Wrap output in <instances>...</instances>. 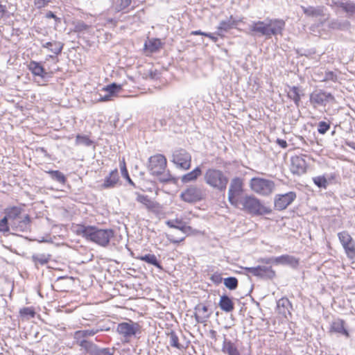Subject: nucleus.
<instances>
[{"mask_svg":"<svg viewBox=\"0 0 355 355\" xmlns=\"http://www.w3.org/2000/svg\"><path fill=\"white\" fill-rule=\"evenodd\" d=\"M332 80L336 82L337 80V76L333 71H326L322 79V81Z\"/></svg>","mask_w":355,"mask_h":355,"instance_id":"obj_53","label":"nucleus"},{"mask_svg":"<svg viewBox=\"0 0 355 355\" xmlns=\"http://www.w3.org/2000/svg\"><path fill=\"white\" fill-rule=\"evenodd\" d=\"M172 162L176 167L183 170H188L191 165V155L186 150L179 148L173 151Z\"/></svg>","mask_w":355,"mask_h":355,"instance_id":"obj_8","label":"nucleus"},{"mask_svg":"<svg viewBox=\"0 0 355 355\" xmlns=\"http://www.w3.org/2000/svg\"><path fill=\"white\" fill-rule=\"evenodd\" d=\"M258 261L261 262L262 263L270 264L272 263H275V258H272V257L261 258V259H259Z\"/></svg>","mask_w":355,"mask_h":355,"instance_id":"obj_58","label":"nucleus"},{"mask_svg":"<svg viewBox=\"0 0 355 355\" xmlns=\"http://www.w3.org/2000/svg\"><path fill=\"white\" fill-rule=\"evenodd\" d=\"M194 317L198 323L205 322L211 315V313H209L208 307L202 304L196 305Z\"/></svg>","mask_w":355,"mask_h":355,"instance_id":"obj_17","label":"nucleus"},{"mask_svg":"<svg viewBox=\"0 0 355 355\" xmlns=\"http://www.w3.org/2000/svg\"><path fill=\"white\" fill-rule=\"evenodd\" d=\"M54 0H33V3L36 8L42 9L50 3H52Z\"/></svg>","mask_w":355,"mask_h":355,"instance_id":"obj_51","label":"nucleus"},{"mask_svg":"<svg viewBox=\"0 0 355 355\" xmlns=\"http://www.w3.org/2000/svg\"><path fill=\"white\" fill-rule=\"evenodd\" d=\"M256 277L266 279H272L275 276V272L271 266H257Z\"/></svg>","mask_w":355,"mask_h":355,"instance_id":"obj_21","label":"nucleus"},{"mask_svg":"<svg viewBox=\"0 0 355 355\" xmlns=\"http://www.w3.org/2000/svg\"><path fill=\"white\" fill-rule=\"evenodd\" d=\"M10 222L4 216V217L0 220V232H8L10 230Z\"/></svg>","mask_w":355,"mask_h":355,"instance_id":"obj_49","label":"nucleus"},{"mask_svg":"<svg viewBox=\"0 0 355 355\" xmlns=\"http://www.w3.org/2000/svg\"><path fill=\"white\" fill-rule=\"evenodd\" d=\"M201 168L200 166H197L191 172L182 175L181 178V181L183 183H188L190 182L196 181L198 177L201 175Z\"/></svg>","mask_w":355,"mask_h":355,"instance_id":"obj_30","label":"nucleus"},{"mask_svg":"<svg viewBox=\"0 0 355 355\" xmlns=\"http://www.w3.org/2000/svg\"><path fill=\"white\" fill-rule=\"evenodd\" d=\"M137 259L151 264L157 268L162 269L159 261L157 260L156 256L153 254H146L145 255L138 257Z\"/></svg>","mask_w":355,"mask_h":355,"instance_id":"obj_35","label":"nucleus"},{"mask_svg":"<svg viewBox=\"0 0 355 355\" xmlns=\"http://www.w3.org/2000/svg\"><path fill=\"white\" fill-rule=\"evenodd\" d=\"M210 280L216 285H218L222 283L223 277L220 273L215 272L210 277Z\"/></svg>","mask_w":355,"mask_h":355,"instance_id":"obj_54","label":"nucleus"},{"mask_svg":"<svg viewBox=\"0 0 355 355\" xmlns=\"http://www.w3.org/2000/svg\"><path fill=\"white\" fill-rule=\"evenodd\" d=\"M78 346L85 350L89 355H92L97 345L87 340H76Z\"/></svg>","mask_w":355,"mask_h":355,"instance_id":"obj_34","label":"nucleus"},{"mask_svg":"<svg viewBox=\"0 0 355 355\" xmlns=\"http://www.w3.org/2000/svg\"><path fill=\"white\" fill-rule=\"evenodd\" d=\"M166 159L161 154L151 156L149 158L148 170L153 175H161L159 180L163 182H168L171 180L169 173H164L166 167Z\"/></svg>","mask_w":355,"mask_h":355,"instance_id":"obj_5","label":"nucleus"},{"mask_svg":"<svg viewBox=\"0 0 355 355\" xmlns=\"http://www.w3.org/2000/svg\"><path fill=\"white\" fill-rule=\"evenodd\" d=\"M223 282L225 287H227L228 289L231 291L236 289L239 284L238 279L234 277H230L225 278L224 279Z\"/></svg>","mask_w":355,"mask_h":355,"instance_id":"obj_43","label":"nucleus"},{"mask_svg":"<svg viewBox=\"0 0 355 355\" xmlns=\"http://www.w3.org/2000/svg\"><path fill=\"white\" fill-rule=\"evenodd\" d=\"M296 198V193L290 191L284 194H277L275 198V209L279 211L286 209Z\"/></svg>","mask_w":355,"mask_h":355,"instance_id":"obj_14","label":"nucleus"},{"mask_svg":"<svg viewBox=\"0 0 355 355\" xmlns=\"http://www.w3.org/2000/svg\"><path fill=\"white\" fill-rule=\"evenodd\" d=\"M64 44L58 41L48 42L42 44V48L48 49L55 55L61 53Z\"/></svg>","mask_w":355,"mask_h":355,"instance_id":"obj_29","label":"nucleus"},{"mask_svg":"<svg viewBox=\"0 0 355 355\" xmlns=\"http://www.w3.org/2000/svg\"><path fill=\"white\" fill-rule=\"evenodd\" d=\"M137 201L149 207L151 204V201L148 196L137 193Z\"/></svg>","mask_w":355,"mask_h":355,"instance_id":"obj_50","label":"nucleus"},{"mask_svg":"<svg viewBox=\"0 0 355 355\" xmlns=\"http://www.w3.org/2000/svg\"><path fill=\"white\" fill-rule=\"evenodd\" d=\"M243 192V181L241 178L236 177L232 179L228 189V201L235 207H239L238 197Z\"/></svg>","mask_w":355,"mask_h":355,"instance_id":"obj_7","label":"nucleus"},{"mask_svg":"<svg viewBox=\"0 0 355 355\" xmlns=\"http://www.w3.org/2000/svg\"><path fill=\"white\" fill-rule=\"evenodd\" d=\"M19 314L22 318L28 320L35 317V311L33 307H24L19 310Z\"/></svg>","mask_w":355,"mask_h":355,"instance_id":"obj_41","label":"nucleus"},{"mask_svg":"<svg viewBox=\"0 0 355 355\" xmlns=\"http://www.w3.org/2000/svg\"><path fill=\"white\" fill-rule=\"evenodd\" d=\"M94 329H99L98 333L101 331H109L110 330V327L104 324H98L95 327Z\"/></svg>","mask_w":355,"mask_h":355,"instance_id":"obj_57","label":"nucleus"},{"mask_svg":"<svg viewBox=\"0 0 355 355\" xmlns=\"http://www.w3.org/2000/svg\"><path fill=\"white\" fill-rule=\"evenodd\" d=\"M180 197L184 202L192 203L201 200L204 193L201 188L191 185L182 192Z\"/></svg>","mask_w":355,"mask_h":355,"instance_id":"obj_11","label":"nucleus"},{"mask_svg":"<svg viewBox=\"0 0 355 355\" xmlns=\"http://www.w3.org/2000/svg\"><path fill=\"white\" fill-rule=\"evenodd\" d=\"M345 144L349 146V148L355 150V142L354 141H345Z\"/></svg>","mask_w":355,"mask_h":355,"instance_id":"obj_64","label":"nucleus"},{"mask_svg":"<svg viewBox=\"0 0 355 355\" xmlns=\"http://www.w3.org/2000/svg\"><path fill=\"white\" fill-rule=\"evenodd\" d=\"M204 36L210 38L214 42H216L218 40L217 36H215L214 34L210 33H206L204 34Z\"/></svg>","mask_w":355,"mask_h":355,"instance_id":"obj_62","label":"nucleus"},{"mask_svg":"<svg viewBox=\"0 0 355 355\" xmlns=\"http://www.w3.org/2000/svg\"><path fill=\"white\" fill-rule=\"evenodd\" d=\"M167 239L171 243L178 244L183 241L185 239V236H182L181 238H175L171 234H167Z\"/></svg>","mask_w":355,"mask_h":355,"instance_id":"obj_56","label":"nucleus"},{"mask_svg":"<svg viewBox=\"0 0 355 355\" xmlns=\"http://www.w3.org/2000/svg\"><path fill=\"white\" fill-rule=\"evenodd\" d=\"M204 181L210 187L222 192L226 189L229 180L221 170L210 168L204 174Z\"/></svg>","mask_w":355,"mask_h":355,"instance_id":"obj_4","label":"nucleus"},{"mask_svg":"<svg viewBox=\"0 0 355 355\" xmlns=\"http://www.w3.org/2000/svg\"><path fill=\"white\" fill-rule=\"evenodd\" d=\"M117 332L128 340L141 334V327L137 322L129 320L119 323L117 326Z\"/></svg>","mask_w":355,"mask_h":355,"instance_id":"obj_9","label":"nucleus"},{"mask_svg":"<svg viewBox=\"0 0 355 355\" xmlns=\"http://www.w3.org/2000/svg\"><path fill=\"white\" fill-rule=\"evenodd\" d=\"M304 13L307 16L318 17L322 15V10L320 8L309 6L307 8L302 7Z\"/></svg>","mask_w":355,"mask_h":355,"instance_id":"obj_40","label":"nucleus"},{"mask_svg":"<svg viewBox=\"0 0 355 355\" xmlns=\"http://www.w3.org/2000/svg\"><path fill=\"white\" fill-rule=\"evenodd\" d=\"M239 205L245 212L252 216L269 214L272 210L262 204L261 200L254 196H245L240 199Z\"/></svg>","mask_w":355,"mask_h":355,"instance_id":"obj_3","label":"nucleus"},{"mask_svg":"<svg viewBox=\"0 0 355 355\" xmlns=\"http://www.w3.org/2000/svg\"><path fill=\"white\" fill-rule=\"evenodd\" d=\"M330 329L332 332L345 336L347 338L349 337V334L345 327V322L342 319L334 320L331 324Z\"/></svg>","mask_w":355,"mask_h":355,"instance_id":"obj_20","label":"nucleus"},{"mask_svg":"<svg viewBox=\"0 0 355 355\" xmlns=\"http://www.w3.org/2000/svg\"><path fill=\"white\" fill-rule=\"evenodd\" d=\"M11 7V3L7 1L0 0V20L3 18L8 19L12 15Z\"/></svg>","mask_w":355,"mask_h":355,"instance_id":"obj_31","label":"nucleus"},{"mask_svg":"<svg viewBox=\"0 0 355 355\" xmlns=\"http://www.w3.org/2000/svg\"><path fill=\"white\" fill-rule=\"evenodd\" d=\"M162 43L159 39H152L148 42L145 43V47L150 53L157 52L161 47Z\"/></svg>","mask_w":355,"mask_h":355,"instance_id":"obj_37","label":"nucleus"},{"mask_svg":"<svg viewBox=\"0 0 355 355\" xmlns=\"http://www.w3.org/2000/svg\"><path fill=\"white\" fill-rule=\"evenodd\" d=\"M112 96L111 94H110L109 93L105 95L104 96H100V98L98 99V101H101V102L108 101L111 99Z\"/></svg>","mask_w":355,"mask_h":355,"instance_id":"obj_61","label":"nucleus"},{"mask_svg":"<svg viewBox=\"0 0 355 355\" xmlns=\"http://www.w3.org/2000/svg\"><path fill=\"white\" fill-rule=\"evenodd\" d=\"M275 263L277 264H287L293 267H296L299 264V261L295 257L288 254L275 257Z\"/></svg>","mask_w":355,"mask_h":355,"instance_id":"obj_28","label":"nucleus"},{"mask_svg":"<svg viewBox=\"0 0 355 355\" xmlns=\"http://www.w3.org/2000/svg\"><path fill=\"white\" fill-rule=\"evenodd\" d=\"M251 189L263 196H269L275 189V184L273 181L262 178H253L250 180Z\"/></svg>","mask_w":355,"mask_h":355,"instance_id":"obj_6","label":"nucleus"},{"mask_svg":"<svg viewBox=\"0 0 355 355\" xmlns=\"http://www.w3.org/2000/svg\"><path fill=\"white\" fill-rule=\"evenodd\" d=\"M330 128V123L326 121H320L318 123V132L320 135H324Z\"/></svg>","mask_w":355,"mask_h":355,"instance_id":"obj_46","label":"nucleus"},{"mask_svg":"<svg viewBox=\"0 0 355 355\" xmlns=\"http://www.w3.org/2000/svg\"><path fill=\"white\" fill-rule=\"evenodd\" d=\"M230 21H234V28H235L239 22H241L242 20L241 19H236L234 18L232 15L230 17Z\"/></svg>","mask_w":355,"mask_h":355,"instance_id":"obj_63","label":"nucleus"},{"mask_svg":"<svg viewBox=\"0 0 355 355\" xmlns=\"http://www.w3.org/2000/svg\"><path fill=\"white\" fill-rule=\"evenodd\" d=\"M288 97L293 100L297 107L300 106L301 102L302 91L297 86H288Z\"/></svg>","mask_w":355,"mask_h":355,"instance_id":"obj_26","label":"nucleus"},{"mask_svg":"<svg viewBox=\"0 0 355 355\" xmlns=\"http://www.w3.org/2000/svg\"><path fill=\"white\" fill-rule=\"evenodd\" d=\"M75 232L86 240L93 242L101 247H107L110 239L114 236L112 229H101L94 225H77Z\"/></svg>","mask_w":355,"mask_h":355,"instance_id":"obj_2","label":"nucleus"},{"mask_svg":"<svg viewBox=\"0 0 355 355\" xmlns=\"http://www.w3.org/2000/svg\"><path fill=\"white\" fill-rule=\"evenodd\" d=\"M94 144V141L89 139L87 135H77L76 137V144L82 145L85 146H90Z\"/></svg>","mask_w":355,"mask_h":355,"instance_id":"obj_39","label":"nucleus"},{"mask_svg":"<svg viewBox=\"0 0 355 355\" xmlns=\"http://www.w3.org/2000/svg\"><path fill=\"white\" fill-rule=\"evenodd\" d=\"M165 223L170 228L179 230L183 234H188L191 231V227L187 225L186 223L180 218L168 220Z\"/></svg>","mask_w":355,"mask_h":355,"instance_id":"obj_18","label":"nucleus"},{"mask_svg":"<svg viewBox=\"0 0 355 355\" xmlns=\"http://www.w3.org/2000/svg\"><path fill=\"white\" fill-rule=\"evenodd\" d=\"M313 182L319 188H326L327 186V180L324 176H317L313 178Z\"/></svg>","mask_w":355,"mask_h":355,"instance_id":"obj_48","label":"nucleus"},{"mask_svg":"<svg viewBox=\"0 0 355 355\" xmlns=\"http://www.w3.org/2000/svg\"><path fill=\"white\" fill-rule=\"evenodd\" d=\"M46 173H48L51 178L60 184H64L67 182V178L65 175L60 172V171H46Z\"/></svg>","mask_w":355,"mask_h":355,"instance_id":"obj_38","label":"nucleus"},{"mask_svg":"<svg viewBox=\"0 0 355 355\" xmlns=\"http://www.w3.org/2000/svg\"><path fill=\"white\" fill-rule=\"evenodd\" d=\"M284 27V20L266 18L264 21H252L248 24V33L253 37L270 39L272 35H282Z\"/></svg>","mask_w":355,"mask_h":355,"instance_id":"obj_1","label":"nucleus"},{"mask_svg":"<svg viewBox=\"0 0 355 355\" xmlns=\"http://www.w3.org/2000/svg\"><path fill=\"white\" fill-rule=\"evenodd\" d=\"M5 216L9 220L10 225L11 224H12V222H15L17 220H18L20 217L22 216L21 209V208L17 207H12L7 208L5 210Z\"/></svg>","mask_w":355,"mask_h":355,"instance_id":"obj_22","label":"nucleus"},{"mask_svg":"<svg viewBox=\"0 0 355 355\" xmlns=\"http://www.w3.org/2000/svg\"><path fill=\"white\" fill-rule=\"evenodd\" d=\"M122 87L121 85H118L116 83H112L105 87L103 89L111 94L112 96L115 95L116 93L119 92L121 90Z\"/></svg>","mask_w":355,"mask_h":355,"instance_id":"obj_44","label":"nucleus"},{"mask_svg":"<svg viewBox=\"0 0 355 355\" xmlns=\"http://www.w3.org/2000/svg\"><path fill=\"white\" fill-rule=\"evenodd\" d=\"M242 269L245 270V272L251 273L254 276L256 277V274L257 272V266L256 267H243Z\"/></svg>","mask_w":355,"mask_h":355,"instance_id":"obj_59","label":"nucleus"},{"mask_svg":"<svg viewBox=\"0 0 355 355\" xmlns=\"http://www.w3.org/2000/svg\"><path fill=\"white\" fill-rule=\"evenodd\" d=\"M310 102L313 105L326 106L329 103H334L335 97L324 90H315L310 94Z\"/></svg>","mask_w":355,"mask_h":355,"instance_id":"obj_10","label":"nucleus"},{"mask_svg":"<svg viewBox=\"0 0 355 355\" xmlns=\"http://www.w3.org/2000/svg\"><path fill=\"white\" fill-rule=\"evenodd\" d=\"M234 21H230V17L225 20H222L217 26V31L215 34L223 37L224 33H227L234 28Z\"/></svg>","mask_w":355,"mask_h":355,"instance_id":"obj_27","label":"nucleus"},{"mask_svg":"<svg viewBox=\"0 0 355 355\" xmlns=\"http://www.w3.org/2000/svg\"><path fill=\"white\" fill-rule=\"evenodd\" d=\"M119 180V173L117 169L112 171L110 173L109 176L106 177L103 184H102V187L104 189H110L113 188Z\"/></svg>","mask_w":355,"mask_h":355,"instance_id":"obj_25","label":"nucleus"},{"mask_svg":"<svg viewBox=\"0 0 355 355\" xmlns=\"http://www.w3.org/2000/svg\"><path fill=\"white\" fill-rule=\"evenodd\" d=\"M350 26V22L346 19H334L329 23V28L335 30H347L349 28Z\"/></svg>","mask_w":355,"mask_h":355,"instance_id":"obj_33","label":"nucleus"},{"mask_svg":"<svg viewBox=\"0 0 355 355\" xmlns=\"http://www.w3.org/2000/svg\"><path fill=\"white\" fill-rule=\"evenodd\" d=\"M218 306L222 311L226 313L232 312L234 309V302L232 299L226 295H223L220 297Z\"/></svg>","mask_w":355,"mask_h":355,"instance_id":"obj_24","label":"nucleus"},{"mask_svg":"<svg viewBox=\"0 0 355 355\" xmlns=\"http://www.w3.org/2000/svg\"><path fill=\"white\" fill-rule=\"evenodd\" d=\"M31 226V218L28 214L22 216L10 225L11 228L17 232H30Z\"/></svg>","mask_w":355,"mask_h":355,"instance_id":"obj_16","label":"nucleus"},{"mask_svg":"<svg viewBox=\"0 0 355 355\" xmlns=\"http://www.w3.org/2000/svg\"><path fill=\"white\" fill-rule=\"evenodd\" d=\"M292 304L286 297H282L277 302V308L279 313L285 318H287L288 315H291V310L292 309Z\"/></svg>","mask_w":355,"mask_h":355,"instance_id":"obj_19","label":"nucleus"},{"mask_svg":"<svg viewBox=\"0 0 355 355\" xmlns=\"http://www.w3.org/2000/svg\"><path fill=\"white\" fill-rule=\"evenodd\" d=\"M99 329H84L78 330L74 332L73 338L75 340H85V338L91 337L98 333Z\"/></svg>","mask_w":355,"mask_h":355,"instance_id":"obj_32","label":"nucleus"},{"mask_svg":"<svg viewBox=\"0 0 355 355\" xmlns=\"http://www.w3.org/2000/svg\"><path fill=\"white\" fill-rule=\"evenodd\" d=\"M333 9L340 8L349 18L355 16V2L351 0H331L329 3Z\"/></svg>","mask_w":355,"mask_h":355,"instance_id":"obj_13","label":"nucleus"},{"mask_svg":"<svg viewBox=\"0 0 355 355\" xmlns=\"http://www.w3.org/2000/svg\"><path fill=\"white\" fill-rule=\"evenodd\" d=\"M291 161V171L292 173L300 175L306 173L307 165L302 156H293Z\"/></svg>","mask_w":355,"mask_h":355,"instance_id":"obj_15","label":"nucleus"},{"mask_svg":"<svg viewBox=\"0 0 355 355\" xmlns=\"http://www.w3.org/2000/svg\"><path fill=\"white\" fill-rule=\"evenodd\" d=\"M28 69L34 76H40L44 78L47 76V72L40 62L31 61L28 64Z\"/></svg>","mask_w":355,"mask_h":355,"instance_id":"obj_23","label":"nucleus"},{"mask_svg":"<svg viewBox=\"0 0 355 355\" xmlns=\"http://www.w3.org/2000/svg\"><path fill=\"white\" fill-rule=\"evenodd\" d=\"M89 26L84 23L83 21H78L75 25V31L81 32L88 30Z\"/></svg>","mask_w":355,"mask_h":355,"instance_id":"obj_52","label":"nucleus"},{"mask_svg":"<svg viewBox=\"0 0 355 355\" xmlns=\"http://www.w3.org/2000/svg\"><path fill=\"white\" fill-rule=\"evenodd\" d=\"M121 174L122 175L128 180V182L132 184V185H135L134 182H132V180L130 179L129 175H128V170L125 167V163L123 162V166L121 167Z\"/></svg>","mask_w":355,"mask_h":355,"instance_id":"obj_55","label":"nucleus"},{"mask_svg":"<svg viewBox=\"0 0 355 355\" xmlns=\"http://www.w3.org/2000/svg\"><path fill=\"white\" fill-rule=\"evenodd\" d=\"M131 3V0H118L115 6L117 12L122 11L127 8Z\"/></svg>","mask_w":355,"mask_h":355,"instance_id":"obj_47","label":"nucleus"},{"mask_svg":"<svg viewBox=\"0 0 355 355\" xmlns=\"http://www.w3.org/2000/svg\"><path fill=\"white\" fill-rule=\"evenodd\" d=\"M276 142L282 148H286L288 146L287 142L284 139H277Z\"/></svg>","mask_w":355,"mask_h":355,"instance_id":"obj_60","label":"nucleus"},{"mask_svg":"<svg viewBox=\"0 0 355 355\" xmlns=\"http://www.w3.org/2000/svg\"><path fill=\"white\" fill-rule=\"evenodd\" d=\"M115 353V348H109V347H99L96 345L94 352L92 355H114Z\"/></svg>","mask_w":355,"mask_h":355,"instance_id":"obj_42","label":"nucleus"},{"mask_svg":"<svg viewBox=\"0 0 355 355\" xmlns=\"http://www.w3.org/2000/svg\"><path fill=\"white\" fill-rule=\"evenodd\" d=\"M340 242L341 243L347 256L349 259L355 257V243L349 234L343 231L338 234Z\"/></svg>","mask_w":355,"mask_h":355,"instance_id":"obj_12","label":"nucleus"},{"mask_svg":"<svg viewBox=\"0 0 355 355\" xmlns=\"http://www.w3.org/2000/svg\"><path fill=\"white\" fill-rule=\"evenodd\" d=\"M31 259L35 266L37 267L38 264L43 266L49 263L51 259V255L46 254H33Z\"/></svg>","mask_w":355,"mask_h":355,"instance_id":"obj_36","label":"nucleus"},{"mask_svg":"<svg viewBox=\"0 0 355 355\" xmlns=\"http://www.w3.org/2000/svg\"><path fill=\"white\" fill-rule=\"evenodd\" d=\"M168 336L169 337V339H170V341H169L170 345L172 347L179 349H181L182 346L179 343L178 336L174 331H172L169 334H168Z\"/></svg>","mask_w":355,"mask_h":355,"instance_id":"obj_45","label":"nucleus"}]
</instances>
